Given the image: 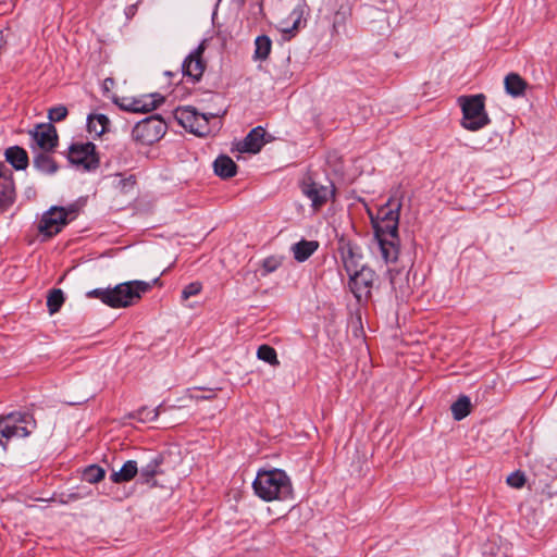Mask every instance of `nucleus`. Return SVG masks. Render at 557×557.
<instances>
[{
    "label": "nucleus",
    "instance_id": "c85d7f7f",
    "mask_svg": "<svg viewBox=\"0 0 557 557\" xmlns=\"http://www.w3.org/2000/svg\"><path fill=\"white\" fill-rule=\"evenodd\" d=\"M104 476L106 470L99 465H89L82 472V479L90 484L99 483Z\"/></svg>",
    "mask_w": 557,
    "mask_h": 557
},
{
    "label": "nucleus",
    "instance_id": "cd10ccee",
    "mask_svg": "<svg viewBox=\"0 0 557 557\" xmlns=\"http://www.w3.org/2000/svg\"><path fill=\"white\" fill-rule=\"evenodd\" d=\"M255 46L256 49L253 58L260 61L267 60L272 48V41L270 37L267 35L258 36L255 40Z\"/></svg>",
    "mask_w": 557,
    "mask_h": 557
},
{
    "label": "nucleus",
    "instance_id": "2f4dec72",
    "mask_svg": "<svg viewBox=\"0 0 557 557\" xmlns=\"http://www.w3.org/2000/svg\"><path fill=\"white\" fill-rule=\"evenodd\" d=\"M283 256H269L262 261V274L267 275L276 271L283 263Z\"/></svg>",
    "mask_w": 557,
    "mask_h": 557
},
{
    "label": "nucleus",
    "instance_id": "f8f14e48",
    "mask_svg": "<svg viewBox=\"0 0 557 557\" xmlns=\"http://www.w3.org/2000/svg\"><path fill=\"white\" fill-rule=\"evenodd\" d=\"M29 135L41 151L53 152L58 147L59 136L51 123L36 125L33 131H29Z\"/></svg>",
    "mask_w": 557,
    "mask_h": 557
},
{
    "label": "nucleus",
    "instance_id": "dca6fc26",
    "mask_svg": "<svg viewBox=\"0 0 557 557\" xmlns=\"http://www.w3.org/2000/svg\"><path fill=\"white\" fill-rule=\"evenodd\" d=\"M265 131L262 126L252 128L247 136L238 144L240 152L258 153L265 144Z\"/></svg>",
    "mask_w": 557,
    "mask_h": 557
},
{
    "label": "nucleus",
    "instance_id": "ddd939ff",
    "mask_svg": "<svg viewBox=\"0 0 557 557\" xmlns=\"http://www.w3.org/2000/svg\"><path fill=\"white\" fill-rule=\"evenodd\" d=\"M205 41L191 51L182 64V73L191 79L193 83L199 82L206 69V62L202 59L205 52Z\"/></svg>",
    "mask_w": 557,
    "mask_h": 557
},
{
    "label": "nucleus",
    "instance_id": "7c9ffc66",
    "mask_svg": "<svg viewBox=\"0 0 557 557\" xmlns=\"http://www.w3.org/2000/svg\"><path fill=\"white\" fill-rule=\"evenodd\" d=\"M257 357L258 359L269 363L272 367H278L280 360L277 359L276 350L267 344H263L258 347L257 350Z\"/></svg>",
    "mask_w": 557,
    "mask_h": 557
},
{
    "label": "nucleus",
    "instance_id": "7ed1b4c3",
    "mask_svg": "<svg viewBox=\"0 0 557 557\" xmlns=\"http://www.w3.org/2000/svg\"><path fill=\"white\" fill-rule=\"evenodd\" d=\"M255 494L264 502L285 500L293 494V485L284 470H259L252 482Z\"/></svg>",
    "mask_w": 557,
    "mask_h": 557
},
{
    "label": "nucleus",
    "instance_id": "9b49d317",
    "mask_svg": "<svg viewBox=\"0 0 557 557\" xmlns=\"http://www.w3.org/2000/svg\"><path fill=\"white\" fill-rule=\"evenodd\" d=\"M67 159L72 164L83 166L85 170H94L99 165L96 146L88 141L72 144L69 148Z\"/></svg>",
    "mask_w": 557,
    "mask_h": 557
},
{
    "label": "nucleus",
    "instance_id": "c9c22d12",
    "mask_svg": "<svg viewBox=\"0 0 557 557\" xmlns=\"http://www.w3.org/2000/svg\"><path fill=\"white\" fill-rule=\"evenodd\" d=\"M136 184V178L134 175H129L125 178L120 180V186L124 193H127L129 189H132Z\"/></svg>",
    "mask_w": 557,
    "mask_h": 557
},
{
    "label": "nucleus",
    "instance_id": "4468645a",
    "mask_svg": "<svg viewBox=\"0 0 557 557\" xmlns=\"http://www.w3.org/2000/svg\"><path fill=\"white\" fill-rule=\"evenodd\" d=\"M337 249L347 274H351L352 271L360 269L362 253L356 244L345 237H341Z\"/></svg>",
    "mask_w": 557,
    "mask_h": 557
},
{
    "label": "nucleus",
    "instance_id": "473e14b6",
    "mask_svg": "<svg viewBox=\"0 0 557 557\" xmlns=\"http://www.w3.org/2000/svg\"><path fill=\"white\" fill-rule=\"evenodd\" d=\"M67 114L69 111L66 107L60 104L49 110L48 117L51 122H61L67 116Z\"/></svg>",
    "mask_w": 557,
    "mask_h": 557
},
{
    "label": "nucleus",
    "instance_id": "5701e85b",
    "mask_svg": "<svg viewBox=\"0 0 557 557\" xmlns=\"http://www.w3.org/2000/svg\"><path fill=\"white\" fill-rule=\"evenodd\" d=\"M504 84L506 92L515 98L523 96L528 87V83L517 73L506 75Z\"/></svg>",
    "mask_w": 557,
    "mask_h": 557
},
{
    "label": "nucleus",
    "instance_id": "a211bd4d",
    "mask_svg": "<svg viewBox=\"0 0 557 557\" xmlns=\"http://www.w3.org/2000/svg\"><path fill=\"white\" fill-rule=\"evenodd\" d=\"M15 200V186L11 175L0 177V212L5 211Z\"/></svg>",
    "mask_w": 557,
    "mask_h": 557
},
{
    "label": "nucleus",
    "instance_id": "6e6552de",
    "mask_svg": "<svg viewBox=\"0 0 557 557\" xmlns=\"http://www.w3.org/2000/svg\"><path fill=\"white\" fill-rule=\"evenodd\" d=\"M166 131V124L159 114L150 115L138 122L132 131L135 141L151 145L160 140Z\"/></svg>",
    "mask_w": 557,
    "mask_h": 557
},
{
    "label": "nucleus",
    "instance_id": "72a5a7b5",
    "mask_svg": "<svg viewBox=\"0 0 557 557\" xmlns=\"http://www.w3.org/2000/svg\"><path fill=\"white\" fill-rule=\"evenodd\" d=\"M202 289V284L200 282H191L184 287L182 290V299L186 300L191 296L198 295Z\"/></svg>",
    "mask_w": 557,
    "mask_h": 557
},
{
    "label": "nucleus",
    "instance_id": "f257e3e1",
    "mask_svg": "<svg viewBox=\"0 0 557 557\" xmlns=\"http://www.w3.org/2000/svg\"><path fill=\"white\" fill-rule=\"evenodd\" d=\"M401 201L391 197L382 205L376 214L368 211L374 237L377 240L382 258L386 263L396 262L399 257L400 239L398 233Z\"/></svg>",
    "mask_w": 557,
    "mask_h": 557
},
{
    "label": "nucleus",
    "instance_id": "4be33fe9",
    "mask_svg": "<svg viewBox=\"0 0 557 557\" xmlns=\"http://www.w3.org/2000/svg\"><path fill=\"white\" fill-rule=\"evenodd\" d=\"M138 474V465L135 460H127L119 471L110 475L113 483L121 484L132 481Z\"/></svg>",
    "mask_w": 557,
    "mask_h": 557
},
{
    "label": "nucleus",
    "instance_id": "a878e982",
    "mask_svg": "<svg viewBox=\"0 0 557 557\" xmlns=\"http://www.w3.org/2000/svg\"><path fill=\"white\" fill-rule=\"evenodd\" d=\"M453 418L456 421H460L465 419L471 412V401L470 398L466 395H461L456 401H454L450 406Z\"/></svg>",
    "mask_w": 557,
    "mask_h": 557
},
{
    "label": "nucleus",
    "instance_id": "423d86ee",
    "mask_svg": "<svg viewBox=\"0 0 557 557\" xmlns=\"http://www.w3.org/2000/svg\"><path fill=\"white\" fill-rule=\"evenodd\" d=\"M78 208L76 205L69 207H52L40 219L38 231L48 237L57 235L73 219L76 218Z\"/></svg>",
    "mask_w": 557,
    "mask_h": 557
},
{
    "label": "nucleus",
    "instance_id": "aec40b11",
    "mask_svg": "<svg viewBox=\"0 0 557 557\" xmlns=\"http://www.w3.org/2000/svg\"><path fill=\"white\" fill-rule=\"evenodd\" d=\"M50 153L51 152L40 151L33 158L34 168L48 175L54 174L59 170L57 161Z\"/></svg>",
    "mask_w": 557,
    "mask_h": 557
},
{
    "label": "nucleus",
    "instance_id": "20e7f679",
    "mask_svg": "<svg viewBox=\"0 0 557 557\" xmlns=\"http://www.w3.org/2000/svg\"><path fill=\"white\" fill-rule=\"evenodd\" d=\"M458 102L462 110L461 125L463 128L476 132L491 123L485 111L484 95L461 96Z\"/></svg>",
    "mask_w": 557,
    "mask_h": 557
},
{
    "label": "nucleus",
    "instance_id": "2eb2a0df",
    "mask_svg": "<svg viewBox=\"0 0 557 557\" xmlns=\"http://www.w3.org/2000/svg\"><path fill=\"white\" fill-rule=\"evenodd\" d=\"M164 457L161 454L153 456L145 466L138 469V483L150 487L157 486L156 476L163 474L162 465Z\"/></svg>",
    "mask_w": 557,
    "mask_h": 557
},
{
    "label": "nucleus",
    "instance_id": "b1692460",
    "mask_svg": "<svg viewBox=\"0 0 557 557\" xmlns=\"http://www.w3.org/2000/svg\"><path fill=\"white\" fill-rule=\"evenodd\" d=\"M164 102V97L160 94H152L149 97H147L145 100H134L131 108L128 110L133 112H143L147 113L156 108H158L160 104Z\"/></svg>",
    "mask_w": 557,
    "mask_h": 557
},
{
    "label": "nucleus",
    "instance_id": "e433bc0d",
    "mask_svg": "<svg viewBox=\"0 0 557 557\" xmlns=\"http://www.w3.org/2000/svg\"><path fill=\"white\" fill-rule=\"evenodd\" d=\"M83 496L79 494V493H71V494H67L66 495V498H61L60 499V503L62 504H67L71 500H77L79 498H82Z\"/></svg>",
    "mask_w": 557,
    "mask_h": 557
},
{
    "label": "nucleus",
    "instance_id": "f3484780",
    "mask_svg": "<svg viewBox=\"0 0 557 557\" xmlns=\"http://www.w3.org/2000/svg\"><path fill=\"white\" fill-rule=\"evenodd\" d=\"M5 161L15 170H25L29 164L27 151L20 146H12L4 151Z\"/></svg>",
    "mask_w": 557,
    "mask_h": 557
},
{
    "label": "nucleus",
    "instance_id": "c756f323",
    "mask_svg": "<svg viewBox=\"0 0 557 557\" xmlns=\"http://www.w3.org/2000/svg\"><path fill=\"white\" fill-rule=\"evenodd\" d=\"M64 294L59 288H53L49 292L47 297V307L50 314L57 313L64 304Z\"/></svg>",
    "mask_w": 557,
    "mask_h": 557
},
{
    "label": "nucleus",
    "instance_id": "393cba45",
    "mask_svg": "<svg viewBox=\"0 0 557 557\" xmlns=\"http://www.w3.org/2000/svg\"><path fill=\"white\" fill-rule=\"evenodd\" d=\"M110 120L106 114L94 113L87 117V131L95 133L97 136H101L109 131Z\"/></svg>",
    "mask_w": 557,
    "mask_h": 557
},
{
    "label": "nucleus",
    "instance_id": "58836bf2",
    "mask_svg": "<svg viewBox=\"0 0 557 557\" xmlns=\"http://www.w3.org/2000/svg\"><path fill=\"white\" fill-rule=\"evenodd\" d=\"M298 24H299V18H297V20L295 21V23H294V25H293V27H292V28L286 29L285 32H287V33H292L293 30L297 29Z\"/></svg>",
    "mask_w": 557,
    "mask_h": 557
},
{
    "label": "nucleus",
    "instance_id": "6ab92c4d",
    "mask_svg": "<svg viewBox=\"0 0 557 557\" xmlns=\"http://www.w3.org/2000/svg\"><path fill=\"white\" fill-rule=\"evenodd\" d=\"M215 175L223 180L231 178L237 173V164L226 154L219 156L213 162Z\"/></svg>",
    "mask_w": 557,
    "mask_h": 557
},
{
    "label": "nucleus",
    "instance_id": "9d476101",
    "mask_svg": "<svg viewBox=\"0 0 557 557\" xmlns=\"http://www.w3.org/2000/svg\"><path fill=\"white\" fill-rule=\"evenodd\" d=\"M300 190L311 201V207L314 211L320 210L331 197L335 196L333 183L322 185L311 176H307L301 181Z\"/></svg>",
    "mask_w": 557,
    "mask_h": 557
},
{
    "label": "nucleus",
    "instance_id": "f03ea898",
    "mask_svg": "<svg viewBox=\"0 0 557 557\" xmlns=\"http://www.w3.org/2000/svg\"><path fill=\"white\" fill-rule=\"evenodd\" d=\"M151 285L144 281H131L117 284L113 288H95L89 290L88 298L100 299L111 308H126L135 305L141 295L147 293Z\"/></svg>",
    "mask_w": 557,
    "mask_h": 557
},
{
    "label": "nucleus",
    "instance_id": "f704fd0d",
    "mask_svg": "<svg viewBox=\"0 0 557 557\" xmlns=\"http://www.w3.org/2000/svg\"><path fill=\"white\" fill-rule=\"evenodd\" d=\"M507 483L512 487L520 488L525 483V476L520 471L512 472L511 474L508 475Z\"/></svg>",
    "mask_w": 557,
    "mask_h": 557
},
{
    "label": "nucleus",
    "instance_id": "1a4fd4ad",
    "mask_svg": "<svg viewBox=\"0 0 557 557\" xmlns=\"http://www.w3.org/2000/svg\"><path fill=\"white\" fill-rule=\"evenodd\" d=\"M349 275V287L359 304L368 302L372 296V288L377 275L374 270L368 265H361Z\"/></svg>",
    "mask_w": 557,
    "mask_h": 557
},
{
    "label": "nucleus",
    "instance_id": "412c9836",
    "mask_svg": "<svg viewBox=\"0 0 557 557\" xmlns=\"http://www.w3.org/2000/svg\"><path fill=\"white\" fill-rule=\"evenodd\" d=\"M319 248V242L301 239L292 246L294 259L298 262L308 260Z\"/></svg>",
    "mask_w": 557,
    "mask_h": 557
},
{
    "label": "nucleus",
    "instance_id": "bb28decb",
    "mask_svg": "<svg viewBox=\"0 0 557 557\" xmlns=\"http://www.w3.org/2000/svg\"><path fill=\"white\" fill-rule=\"evenodd\" d=\"M164 410L163 404H160L154 409H149L148 407H141L138 410L132 412L129 417L132 419L138 420L139 422H151L158 419L160 412Z\"/></svg>",
    "mask_w": 557,
    "mask_h": 557
},
{
    "label": "nucleus",
    "instance_id": "0eeeda50",
    "mask_svg": "<svg viewBox=\"0 0 557 557\" xmlns=\"http://www.w3.org/2000/svg\"><path fill=\"white\" fill-rule=\"evenodd\" d=\"M220 116L219 113H199L194 107L177 108L175 119L188 132L203 137L210 134L209 121Z\"/></svg>",
    "mask_w": 557,
    "mask_h": 557
},
{
    "label": "nucleus",
    "instance_id": "4c0bfd02",
    "mask_svg": "<svg viewBox=\"0 0 557 557\" xmlns=\"http://www.w3.org/2000/svg\"><path fill=\"white\" fill-rule=\"evenodd\" d=\"M114 84V79L113 78H106L104 79V88L108 89L110 87V85H113Z\"/></svg>",
    "mask_w": 557,
    "mask_h": 557
},
{
    "label": "nucleus",
    "instance_id": "39448f33",
    "mask_svg": "<svg viewBox=\"0 0 557 557\" xmlns=\"http://www.w3.org/2000/svg\"><path fill=\"white\" fill-rule=\"evenodd\" d=\"M29 426L36 428V421L29 412L14 411L0 416V445L5 447L3 440L28 436L32 433Z\"/></svg>",
    "mask_w": 557,
    "mask_h": 557
}]
</instances>
